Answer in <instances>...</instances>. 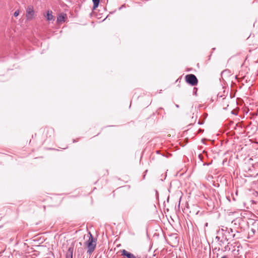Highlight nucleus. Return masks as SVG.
I'll list each match as a JSON object with an SVG mask.
<instances>
[{
  "label": "nucleus",
  "instance_id": "obj_14",
  "mask_svg": "<svg viewBox=\"0 0 258 258\" xmlns=\"http://www.w3.org/2000/svg\"><path fill=\"white\" fill-rule=\"evenodd\" d=\"M221 258H227V257L226 256H223V257H222Z\"/></svg>",
  "mask_w": 258,
  "mask_h": 258
},
{
  "label": "nucleus",
  "instance_id": "obj_13",
  "mask_svg": "<svg viewBox=\"0 0 258 258\" xmlns=\"http://www.w3.org/2000/svg\"><path fill=\"white\" fill-rule=\"evenodd\" d=\"M224 105H225V104H223V108H224V109H226V107H225V106H224Z\"/></svg>",
  "mask_w": 258,
  "mask_h": 258
},
{
  "label": "nucleus",
  "instance_id": "obj_10",
  "mask_svg": "<svg viewBox=\"0 0 258 258\" xmlns=\"http://www.w3.org/2000/svg\"><path fill=\"white\" fill-rule=\"evenodd\" d=\"M93 2V9H95L96 8L98 7L100 0H92Z\"/></svg>",
  "mask_w": 258,
  "mask_h": 258
},
{
  "label": "nucleus",
  "instance_id": "obj_2",
  "mask_svg": "<svg viewBox=\"0 0 258 258\" xmlns=\"http://www.w3.org/2000/svg\"><path fill=\"white\" fill-rule=\"evenodd\" d=\"M35 13L32 6H28L26 11V18L27 20L31 21L35 17Z\"/></svg>",
  "mask_w": 258,
  "mask_h": 258
},
{
  "label": "nucleus",
  "instance_id": "obj_7",
  "mask_svg": "<svg viewBox=\"0 0 258 258\" xmlns=\"http://www.w3.org/2000/svg\"><path fill=\"white\" fill-rule=\"evenodd\" d=\"M45 17L47 19V20L48 21H54V17L52 15V12L51 11H49V10L47 11L46 15L45 16Z\"/></svg>",
  "mask_w": 258,
  "mask_h": 258
},
{
  "label": "nucleus",
  "instance_id": "obj_12",
  "mask_svg": "<svg viewBox=\"0 0 258 258\" xmlns=\"http://www.w3.org/2000/svg\"><path fill=\"white\" fill-rule=\"evenodd\" d=\"M225 103V104L226 103V100H224L223 101V103L224 104Z\"/></svg>",
  "mask_w": 258,
  "mask_h": 258
},
{
  "label": "nucleus",
  "instance_id": "obj_3",
  "mask_svg": "<svg viewBox=\"0 0 258 258\" xmlns=\"http://www.w3.org/2000/svg\"><path fill=\"white\" fill-rule=\"evenodd\" d=\"M186 82L191 86H196L198 84V80L195 75L188 74L185 76Z\"/></svg>",
  "mask_w": 258,
  "mask_h": 258
},
{
  "label": "nucleus",
  "instance_id": "obj_4",
  "mask_svg": "<svg viewBox=\"0 0 258 258\" xmlns=\"http://www.w3.org/2000/svg\"><path fill=\"white\" fill-rule=\"evenodd\" d=\"M121 255L123 256V258H141L140 256L136 255L133 253H132L125 249H123L121 251Z\"/></svg>",
  "mask_w": 258,
  "mask_h": 258
},
{
  "label": "nucleus",
  "instance_id": "obj_11",
  "mask_svg": "<svg viewBox=\"0 0 258 258\" xmlns=\"http://www.w3.org/2000/svg\"><path fill=\"white\" fill-rule=\"evenodd\" d=\"M20 14V10H16L15 13H14V16L15 17H17V16H19Z\"/></svg>",
  "mask_w": 258,
  "mask_h": 258
},
{
  "label": "nucleus",
  "instance_id": "obj_1",
  "mask_svg": "<svg viewBox=\"0 0 258 258\" xmlns=\"http://www.w3.org/2000/svg\"><path fill=\"white\" fill-rule=\"evenodd\" d=\"M85 245L88 248V252L91 253L95 249L96 246V241L93 238L91 234L90 233V236L88 240L85 243Z\"/></svg>",
  "mask_w": 258,
  "mask_h": 258
},
{
  "label": "nucleus",
  "instance_id": "obj_8",
  "mask_svg": "<svg viewBox=\"0 0 258 258\" xmlns=\"http://www.w3.org/2000/svg\"><path fill=\"white\" fill-rule=\"evenodd\" d=\"M73 248L69 247L66 254V258H73Z\"/></svg>",
  "mask_w": 258,
  "mask_h": 258
},
{
  "label": "nucleus",
  "instance_id": "obj_9",
  "mask_svg": "<svg viewBox=\"0 0 258 258\" xmlns=\"http://www.w3.org/2000/svg\"><path fill=\"white\" fill-rule=\"evenodd\" d=\"M234 242H228L227 245L225 247V250H232L233 249Z\"/></svg>",
  "mask_w": 258,
  "mask_h": 258
},
{
  "label": "nucleus",
  "instance_id": "obj_5",
  "mask_svg": "<svg viewBox=\"0 0 258 258\" xmlns=\"http://www.w3.org/2000/svg\"><path fill=\"white\" fill-rule=\"evenodd\" d=\"M240 246V244L238 242H234L233 249H232V252L234 256L239 255Z\"/></svg>",
  "mask_w": 258,
  "mask_h": 258
},
{
  "label": "nucleus",
  "instance_id": "obj_6",
  "mask_svg": "<svg viewBox=\"0 0 258 258\" xmlns=\"http://www.w3.org/2000/svg\"><path fill=\"white\" fill-rule=\"evenodd\" d=\"M66 19L67 15L64 13H61L57 17V22L59 24L65 22Z\"/></svg>",
  "mask_w": 258,
  "mask_h": 258
}]
</instances>
